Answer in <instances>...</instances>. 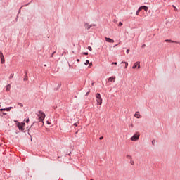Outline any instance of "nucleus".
Here are the masks:
<instances>
[{"label":"nucleus","instance_id":"f704fd0d","mask_svg":"<svg viewBox=\"0 0 180 180\" xmlns=\"http://www.w3.org/2000/svg\"><path fill=\"white\" fill-rule=\"evenodd\" d=\"M25 122H26L27 123H29V122H30L29 118H27V119L25 120Z\"/></svg>","mask_w":180,"mask_h":180},{"label":"nucleus","instance_id":"6ab92c4d","mask_svg":"<svg viewBox=\"0 0 180 180\" xmlns=\"http://www.w3.org/2000/svg\"><path fill=\"white\" fill-rule=\"evenodd\" d=\"M29 79V77L27 76H24L23 81H27Z\"/></svg>","mask_w":180,"mask_h":180},{"label":"nucleus","instance_id":"9b49d317","mask_svg":"<svg viewBox=\"0 0 180 180\" xmlns=\"http://www.w3.org/2000/svg\"><path fill=\"white\" fill-rule=\"evenodd\" d=\"M142 9H143L145 12H147L148 11V7H147L146 6H142Z\"/></svg>","mask_w":180,"mask_h":180},{"label":"nucleus","instance_id":"de8ad7c7","mask_svg":"<svg viewBox=\"0 0 180 180\" xmlns=\"http://www.w3.org/2000/svg\"><path fill=\"white\" fill-rule=\"evenodd\" d=\"M74 126H77V123H75V124H74Z\"/></svg>","mask_w":180,"mask_h":180},{"label":"nucleus","instance_id":"7ed1b4c3","mask_svg":"<svg viewBox=\"0 0 180 180\" xmlns=\"http://www.w3.org/2000/svg\"><path fill=\"white\" fill-rule=\"evenodd\" d=\"M25 123L20 124V122H18V124H17V127H18V129L20 131H23L25 130V128H23V127H25Z\"/></svg>","mask_w":180,"mask_h":180},{"label":"nucleus","instance_id":"f8f14e48","mask_svg":"<svg viewBox=\"0 0 180 180\" xmlns=\"http://www.w3.org/2000/svg\"><path fill=\"white\" fill-rule=\"evenodd\" d=\"M85 26H86V29H87V30H89V29L92 27V25H89L88 23H86Z\"/></svg>","mask_w":180,"mask_h":180},{"label":"nucleus","instance_id":"0eeeda50","mask_svg":"<svg viewBox=\"0 0 180 180\" xmlns=\"http://www.w3.org/2000/svg\"><path fill=\"white\" fill-rule=\"evenodd\" d=\"M134 117H136V119H141V115H140V112L139 111H136L135 112Z\"/></svg>","mask_w":180,"mask_h":180},{"label":"nucleus","instance_id":"8fccbe9b","mask_svg":"<svg viewBox=\"0 0 180 180\" xmlns=\"http://www.w3.org/2000/svg\"><path fill=\"white\" fill-rule=\"evenodd\" d=\"M91 180H94L93 179H91Z\"/></svg>","mask_w":180,"mask_h":180},{"label":"nucleus","instance_id":"a19ab883","mask_svg":"<svg viewBox=\"0 0 180 180\" xmlns=\"http://www.w3.org/2000/svg\"><path fill=\"white\" fill-rule=\"evenodd\" d=\"M1 115H2V116H4V115H6V112H2Z\"/></svg>","mask_w":180,"mask_h":180},{"label":"nucleus","instance_id":"412c9836","mask_svg":"<svg viewBox=\"0 0 180 180\" xmlns=\"http://www.w3.org/2000/svg\"><path fill=\"white\" fill-rule=\"evenodd\" d=\"M18 105L20 106V108H23V104L22 103H18Z\"/></svg>","mask_w":180,"mask_h":180},{"label":"nucleus","instance_id":"79ce46f5","mask_svg":"<svg viewBox=\"0 0 180 180\" xmlns=\"http://www.w3.org/2000/svg\"><path fill=\"white\" fill-rule=\"evenodd\" d=\"M47 124H51V123L49 121H46Z\"/></svg>","mask_w":180,"mask_h":180},{"label":"nucleus","instance_id":"2f4dec72","mask_svg":"<svg viewBox=\"0 0 180 180\" xmlns=\"http://www.w3.org/2000/svg\"><path fill=\"white\" fill-rule=\"evenodd\" d=\"M83 54H84V56H88V52H84Z\"/></svg>","mask_w":180,"mask_h":180},{"label":"nucleus","instance_id":"4468645a","mask_svg":"<svg viewBox=\"0 0 180 180\" xmlns=\"http://www.w3.org/2000/svg\"><path fill=\"white\" fill-rule=\"evenodd\" d=\"M96 99H101V94L99 93H97L96 95Z\"/></svg>","mask_w":180,"mask_h":180},{"label":"nucleus","instance_id":"1a4fd4ad","mask_svg":"<svg viewBox=\"0 0 180 180\" xmlns=\"http://www.w3.org/2000/svg\"><path fill=\"white\" fill-rule=\"evenodd\" d=\"M11 91V84L6 85V92H9Z\"/></svg>","mask_w":180,"mask_h":180},{"label":"nucleus","instance_id":"6e6552de","mask_svg":"<svg viewBox=\"0 0 180 180\" xmlns=\"http://www.w3.org/2000/svg\"><path fill=\"white\" fill-rule=\"evenodd\" d=\"M105 41H107L108 43H115V40L110 38H108L105 37Z\"/></svg>","mask_w":180,"mask_h":180},{"label":"nucleus","instance_id":"4c0bfd02","mask_svg":"<svg viewBox=\"0 0 180 180\" xmlns=\"http://www.w3.org/2000/svg\"><path fill=\"white\" fill-rule=\"evenodd\" d=\"M25 76H27V71L25 72Z\"/></svg>","mask_w":180,"mask_h":180},{"label":"nucleus","instance_id":"a211bd4d","mask_svg":"<svg viewBox=\"0 0 180 180\" xmlns=\"http://www.w3.org/2000/svg\"><path fill=\"white\" fill-rule=\"evenodd\" d=\"M141 11H143V6H140V7L138 8V12H141Z\"/></svg>","mask_w":180,"mask_h":180},{"label":"nucleus","instance_id":"9d476101","mask_svg":"<svg viewBox=\"0 0 180 180\" xmlns=\"http://www.w3.org/2000/svg\"><path fill=\"white\" fill-rule=\"evenodd\" d=\"M97 103L98 105H102V98H97Z\"/></svg>","mask_w":180,"mask_h":180},{"label":"nucleus","instance_id":"a18cd8bd","mask_svg":"<svg viewBox=\"0 0 180 180\" xmlns=\"http://www.w3.org/2000/svg\"><path fill=\"white\" fill-rule=\"evenodd\" d=\"M28 134H29V136H30V137H32V135H30V133L28 132Z\"/></svg>","mask_w":180,"mask_h":180},{"label":"nucleus","instance_id":"ea45409f","mask_svg":"<svg viewBox=\"0 0 180 180\" xmlns=\"http://www.w3.org/2000/svg\"><path fill=\"white\" fill-rule=\"evenodd\" d=\"M99 140H103V136H101V137L99 138Z\"/></svg>","mask_w":180,"mask_h":180},{"label":"nucleus","instance_id":"20e7f679","mask_svg":"<svg viewBox=\"0 0 180 180\" xmlns=\"http://www.w3.org/2000/svg\"><path fill=\"white\" fill-rule=\"evenodd\" d=\"M138 68L139 70H140L141 68V66H140V62L139 61H137L136 62L134 65L132 66V68L134 70H135V68Z\"/></svg>","mask_w":180,"mask_h":180},{"label":"nucleus","instance_id":"f257e3e1","mask_svg":"<svg viewBox=\"0 0 180 180\" xmlns=\"http://www.w3.org/2000/svg\"><path fill=\"white\" fill-rule=\"evenodd\" d=\"M37 116L39 117V122H41L42 124H44V120L46 118V114H44L43 111H39Z\"/></svg>","mask_w":180,"mask_h":180},{"label":"nucleus","instance_id":"a878e982","mask_svg":"<svg viewBox=\"0 0 180 180\" xmlns=\"http://www.w3.org/2000/svg\"><path fill=\"white\" fill-rule=\"evenodd\" d=\"M89 64V60H86L85 62V65H88Z\"/></svg>","mask_w":180,"mask_h":180},{"label":"nucleus","instance_id":"cd10ccee","mask_svg":"<svg viewBox=\"0 0 180 180\" xmlns=\"http://www.w3.org/2000/svg\"><path fill=\"white\" fill-rule=\"evenodd\" d=\"M88 50H89V51H92V47L88 46Z\"/></svg>","mask_w":180,"mask_h":180},{"label":"nucleus","instance_id":"e433bc0d","mask_svg":"<svg viewBox=\"0 0 180 180\" xmlns=\"http://www.w3.org/2000/svg\"><path fill=\"white\" fill-rule=\"evenodd\" d=\"M141 47H142V49H144V47H146V44H143V45L141 46Z\"/></svg>","mask_w":180,"mask_h":180},{"label":"nucleus","instance_id":"c85d7f7f","mask_svg":"<svg viewBox=\"0 0 180 180\" xmlns=\"http://www.w3.org/2000/svg\"><path fill=\"white\" fill-rule=\"evenodd\" d=\"M122 25H123V23L122 22H120L118 24V26H122Z\"/></svg>","mask_w":180,"mask_h":180},{"label":"nucleus","instance_id":"7c9ffc66","mask_svg":"<svg viewBox=\"0 0 180 180\" xmlns=\"http://www.w3.org/2000/svg\"><path fill=\"white\" fill-rule=\"evenodd\" d=\"M152 144H153V146H154L155 144V140L152 141Z\"/></svg>","mask_w":180,"mask_h":180},{"label":"nucleus","instance_id":"4be33fe9","mask_svg":"<svg viewBox=\"0 0 180 180\" xmlns=\"http://www.w3.org/2000/svg\"><path fill=\"white\" fill-rule=\"evenodd\" d=\"M14 74H11V75H10V77H9V79H12V78H13V77H14Z\"/></svg>","mask_w":180,"mask_h":180},{"label":"nucleus","instance_id":"f03ea898","mask_svg":"<svg viewBox=\"0 0 180 180\" xmlns=\"http://www.w3.org/2000/svg\"><path fill=\"white\" fill-rule=\"evenodd\" d=\"M140 139V133L136 132L130 139L131 141H137Z\"/></svg>","mask_w":180,"mask_h":180},{"label":"nucleus","instance_id":"f3484780","mask_svg":"<svg viewBox=\"0 0 180 180\" xmlns=\"http://www.w3.org/2000/svg\"><path fill=\"white\" fill-rule=\"evenodd\" d=\"M114 79H115V78L112 77L108 78V81H110V82H113Z\"/></svg>","mask_w":180,"mask_h":180},{"label":"nucleus","instance_id":"58836bf2","mask_svg":"<svg viewBox=\"0 0 180 180\" xmlns=\"http://www.w3.org/2000/svg\"><path fill=\"white\" fill-rule=\"evenodd\" d=\"M88 95H89V91L86 93V96H88Z\"/></svg>","mask_w":180,"mask_h":180},{"label":"nucleus","instance_id":"473e14b6","mask_svg":"<svg viewBox=\"0 0 180 180\" xmlns=\"http://www.w3.org/2000/svg\"><path fill=\"white\" fill-rule=\"evenodd\" d=\"M54 54H56V51H53L51 56V57H53V56H54Z\"/></svg>","mask_w":180,"mask_h":180},{"label":"nucleus","instance_id":"37998d69","mask_svg":"<svg viewBox=\"0 0 180 180\" xmlns=\"http://www.w3.org/2000/svg\"><path fill=\"white\" fill-rule=\"evenodd\" d=\"M94 84H95L94 82L91 83V86H94Z\"/></svg>","mask_w":180,"mask_h":180},{"label":"nucleus","instance_id":"2eb2a0df","mask_svg":"<svg viewBox=\"0 0 180 180\" xmlns=\"http://www.w3.org/2000/svg\"><path fill=\"white\" fill-rule=\"evenodd\" d=\"M11 109H13V107H8L6 108V112H10Z\"/></svg>","mask_w":180,"mask_h":180},{"label":"nucleus","instance_id":"423d86ee","mask_svg":"<svg viewBox=\"0 0 180 180\" xmlns=\"http://www.w3.org/2000/svg\"><path fill=\"white\" fill-rule=\"evenodd\" d=\"M165 41L166 43H176V44H180V42L176 41H172V40H171V39H165Z\"/></svg>","mask_w":180,"mask_h":180},{"label":"nucleus","instance_id":"bb28decb","mask_svg":"<svg viewBox=\"0 0 180 180\" xmlns=\"http://www.w3.org/2000/svg\"><path fill=\"white\" fill-rule=\"evenodd\" d=\"M60 88H61V84H59L58 87L56 88V89H60Z\"/></svg>","mask_w":180,"mask_h":180},{"label":"nucleus","instance_id":"ddd939ff","mask_svg":"<svg viewBox=\"0 0 180 180\" xmlns=\"http://www.w3.org/2000/svg\"><path fill=\"white\" fill-rule=\"evenodd\" d=\"M121 64H125L124 68H127L129 67V63L127 62H122Z\"/></svg>","mask_w":180,"mask_h":180},{"label":"nucleus","instance_id":"72a5a7b5","mask_svg":"<svg viewBox=\"0 0 180 180\" xmlns=\"http://www.w3.org/2000/svg\"><path fill=\"white\" fill-rule=\"evenodd\" d=\"M29 5H30V3H28L27 4H25L24 6H29Z\"/></svg>","mask_w":180,"mask_h":180},{"label":"nucleus","instance_id":"b1692460","mask_svg":"<svg viewBox=\"0 0 180 180\" xmlns=\"http://www.w3.org/2000/svg\"><path fill=\"white\" fill-rule=\"evenodd\" d=\"M131 165H134V162L131 159L130 160Z\"/></svg>","mask_w":180,"mask_h":180},{"label":"nucleus","instance_id":"393cba45","mask_svg":"<svg viewBox=\"0 0 180 180\" xmlns=\"http://www.w3.org/2000/svg\"><path fill=\"white\" fill-rule=\"evenodd\" d=\"M6 110V108H0V112H4Z\"/></svg>","mask_w":180,"mask_h":180},{"label":"nucleus","instance_id":"49530a36","mask_svg":"<svg viewBox=\"0 0 180 180\" xmlns=\"http://www.w3.org/2000/svg\"><path fill=\"white\" fill-rule=\"evenodd\" d=\"M117 45H118V44H115V45L114 46V47H116V46H117Z\"/></svg>","mask_w":180,"mask_h":180},{"label":"nucleus","instance_id":"c756f323","mask_svg":"<svg viewBox=\"0 0 180 180\" xmlns=\"http://www.w3.org/2000/svg\"><path fill=\"white\" fill-rule=\"evenodd\" d=\"M126 53H127V54H129V53H130V49H127V50L126 51Z\"/></svg>","mask_w":180,"mask_h":180},{"label":"nucleus","instance_id":"39448f33","mask_svg":"<svg viewBox=\"0 0 180 180\" xmlns=\"http://www.w3.org/2000/svg\"><path fill=\"white\" fill-rule=\"evenodd\" d=\"M0 58H1V64H4L5 63V57L4 56V53H2L1 51H0Z\"/></svg>","mask_w":180,"mask_h":180},{"label":"nucleus","instance_id":"c03bdc74","mask_svg":"<svg viewBox=\"0 0 180 180\" xmlns=\"http://www.w3.org/2000/svg\"><path fill=\"white\" fill-rule=\"evenodd\" d=\"M77 63H79V59H77Z\"/></svg>","mask_w":180,"mask_h":180},{"label":"nucleus","instance_id":"aec40b11","mask_svg":"<svg viewBox=\"0 0 180 180\" xmlns=\"http://www.w3.org/2000/svg\"><path fill=\"white\" fill-rule=\"evenodd\" d=\"M21 9H22V7L20 8V9L18 11V15H19V13H20ZM18 15H17L16 20H18Z\"/></svg>","mask_w":180,"mask_h":180},{"label":"nucleus","instance_id":"5701e85b","mask_svg":"<svg viewBox=\"0 0 180 180\" xmlns=\"http://www.w3.org/2000/svg\"><path fill=\"white\" fill-rule=\"evenodd\" d=\"M112 65H117V62H112Z\"/></svg>","mask_w":180,"mask_h":180},{"label":"nucleus","instance_id":"dca6fc26","mask_svg":"<svg viewBox=\"0 0 180 180\" xmlns=\"http://www.w3.org/2000/svg\"><path fill=\"white\" fill-rule=\"evenodd\" d=\"M127 160H133V157H131V155H127Z\"/></svg>","mask_w":180,"mask_h":180},{"label":"nucleus","instance_id":"c9c22d12","mask_svg":"<svg viewBox=\"0 0 180 180\" xmlns=\"http://www.w3.org/2000/svg\"><path fill=\"white\" fill-rule=\"evenodd\" d=\"M140 11H139V10H137L136 13V15H139V13Z\"/></svg>","mask_w":180,"mask_h":180},{"label":"nucleus","instance_id":"09e8293b","mask_svg":"<svg viewBox=\"0 0 180 180\" xmlns=\"http://www.w3.org/2000/svg\"><path fill=\"white\" fill-rule=\"evenodd\" d=\"M0 116H2V114H1V113H0Z\"/></svg>","mask_w":180,"mask_h":180}]
</instances>
